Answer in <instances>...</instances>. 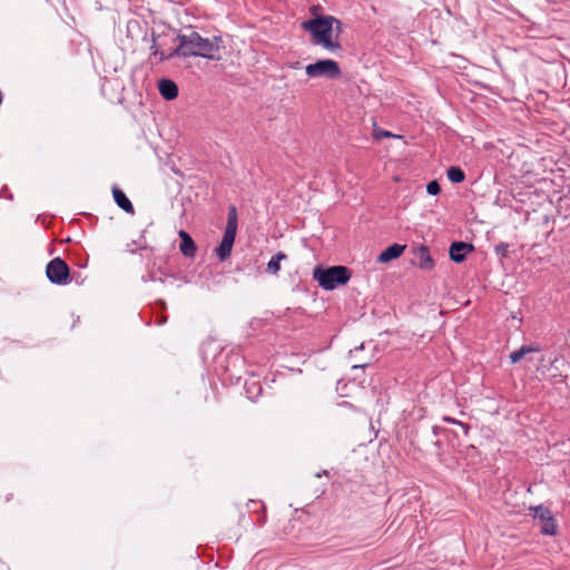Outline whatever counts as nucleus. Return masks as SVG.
Masks as SVG:
<instances>
[{
  "instance_id": "obj_1",
  "label": "nucleus",
  "mask_w": 570,
  "mask_h": 570,
  "mask_svg": "<svg viewBox=\"0 0 570 570\" xmlns=\"http://www.w3.org/2000/svg\"><path fill=\"white\" fill-rule=\"evenodd\" d=\"M334 16H316L301 23V28L312 37V43L321 46L330 52L342 51L340 40L334 39Z\"/></svg>"
},
{
  "instance_id": "obj_2",
  "label": "nucleus",
  "mask_w": 570,
  "mask_h": 570,
  "mask_svg": "<svg viewBox=\"0 0 570 570\" xmlns=\"http://www.w3.org/2000/svg\"><path fill=\"white\" fill-rule=\"evenodd\" d=\"M176 40H181V43L185 45L188 57L220 60L219 50L224 48L220 36L205 38L196 31H190L188 35H178Z\"/></svg>"
},
{
  "instance_id": "obj_3",
  "label": "nucleus",
  "mask_w": 570,
  "mask_h": 570,
  "mask_svg": "<svg viewBox=\"0 0 570 570\" xmlns=\"http://www.w3.org/2000/svg\"><path fill=\"white\" fill-rule=\"evenodd\" d=\"M353 269L344 265L326 266L317 264L312 271V279L326 292L345 286L353 277Z\"/></svg>"
},
{
  "instance_id": "obj_4",
  "label": "nucleus",
  "mask_w": 570,
  "mask_h": 570,
  "mask_svg": "<svg viewBox=\"0 0 570 570\" xmlns=\"http://www.w3.org/2000/svg\"><path fill=\"white\" fill-rule=\"evenodd\" d=\"M358 508V503L351 497L338 501L327 515L326 527L330 530H343L351 525Z\"/></svg>"
},
{
  "instance_id": "obj_5",
  "label": "nucleus",
  "mask_w": 570,
  "mask_h": 570,
  "mask_svg": "<svg viewBox=\"0 0 570 570\" xmlns=\"http://www.w3.org/2000/svg\"><path fill=\"white\" fill-rule=\"evenodd\" d=\"M198 252H175V254L168 256L165 266H159V271L165 274H176L184 272H195L191 266L196 259Z\"/></svg>"
},
{
  "instance_id": "obj_6",
  "label": "nucleus",
  "mask_w": 570,
  "mask_h": 570,
  "mask_svg": "<svg viewBox=\"0 0 570 570\" xmlns=\"http://www.w3.org/2000/svg\"><path fill=\"white\" fill-rule=\"evenodd\" d=\"M305 71L311 78L326 77L328 79H337L342 75L340 65L332 59H321L309 63L306 66Z\"/></svg>"
},
{
  "instance_id": "obj_7",
  "label": "nucleus",
  "mask_w": 570,
  "mask_h": 570,
  "mask_svg": "<svg viewBox=\"0 0 570 570\" xmlns=\"http://www.w3.org/2000/svg\"><path fill=\"white\" fill-rule=\"evenodd\" d=\"M46 274L52 284L66 285L70 283V268L60 257H56L48 263Z\"/></svg>"
},
{
  "instance_id": "obj_8",
  "label": "nucleus",
  "mask_w": 570,
  "mask_h": 570,
  "mask_svg": "<svg viewBox=\"0 0 570 570\" xmlns=\"http://www.w3.org/2000/svg\"><path fill=\"white\" fill-rule=\"evenodd\" d=\"M530 515L534 519H539L542 522L540 532L544 535H554L557 533V521L551 510L543 504L531 507Z\"/></svg>"
},
{
  "instance_id": "obj_9",
  "label": "nucleus",
  "mask_w": 570,
  "mask_h": 570,
  "mask_svg": "<svg viewBox=\"0 0 570 570\" xmlns=\"http://www.w3.org/2000/svg\"><path fill=\"white\" fill-rule=\"evenodd\" d=\"M237 230V209L236 206L228 207L227 224L222 242L214 249H232Z\"/></svg>"
},
{
  "instance_id": "obj_10",
  "label": "nucleus",
  "mask_w": 570,
  "mask_h": 570,
  "mask_svg": "<svg viewBox=\"0 0 570 570\" xmlns=\"http://www.w3.org/2000/svg\"><path fill=\"white\" fill-rule=\"evenodd\" d=\"M158 90L166 100H174L178 96V86L171 79L164 78L158 81Z\"/></svg>"
},
{
  "instance_id": "obj_11",
  "label": "nucleus",
  "mask_w": 570,
  "mask_h": 570,
  "mask_svg": "<svg viewBox=\"0 0 570 570\" xmlns=\"http://www.w3.org/2000/svg\"><path fill=\"white\" fill-rule=\"evenodd\" d=\"M112 196L114 200L117 204L119 208H121L127 214H134L135 208L132 203L129 200V198L126 196V194L118 187H112Z\"/></svg>"
},
{
  "instance_id": "obj_12",
  "label": "nucleus",
  "mask_w": 570,
  "mask_h": 570,
  "mask_svg": "<svg viewBox=\"0 0 570 570\" xmlns=\"http://www.w3.org/2000/svg\"><path fill=\"white\" fill-rule=\"evenodd\" d=\"M540 351H541V347L539 344L522 345L519 350L513 351L509 357H510L511 363L515 364L519 361H521L524 357V355H527L529 353L540 352Z\"/></svg>"
},
{
  "instance_id": "obj_13",
  "label": "nucleus",
  "mask_w": 570,
  "mask_h": 570,
  "mask_svg": "<svg viewBox=\"0 0 570 570\" xmlns=\"http://www.w3.org/2000/svg\"><path fill=\"white\" fill-rule=\"evenodd\" d=\"M175 235H177L180 238L178 249H197L194 239L187 232L179 230L176 233L175 230H171L168 233V238H171Z\"/></svg>"
},
{
  "instance_id": "obj_14",
  "label": "nucleus",
  "mask_w": 570,
  "mask_h": 570,
  "mask_svg": "<svg viewBox=\"0 0 570 570\" xmlns=\"http://www.w3.org/2000/svg\"><path fill=\"white\" fill-rule=\"evenodd\" d=\"M245 392L250 401H256L263 393V386L257 381L245 382Z\"/></svg>"
},
{
  "instance_id": "obj_15",
  "label": "nucleus",
  "mask_w": 570,
  "mask_h": 570,
  "mask_svg": "<svg viewBox=\"0 0 570 570\" xmlns=\"http://www.w3.org/2000/svg\"><path fill=\"white\" fill-rule=\"evenodd\" d=\"M287 256L283 252H277L267 263L266 272L276 275L281 268V261L286 259Z\"/></svg>"
},
{
  "instance_id": "obj_16",
  "label": "nucleus",
  "mask_w": 570,
  "mask_h": 570,
  "mask_svg": "<svg viewBox=\"0 0 570 570\" xmlns=\"http://www.w3.org/2000/svg\"><path fill=\"white\" fill-rule=\"evenodd\" d=\"M448 179L452 183L459 184L465 179L464 171L458 166H451L446 170Z\"/></svg>"
},
{
  "instance_id": "obj_17",
  "label": "nucleus",
  "mask_w": 570,
  "mask_h": 570,
  "mask_svg": "<svg viewBox=\"0 0 570 570\" xmlns=\"http://www.w3.org/2000/svg\"><path fill=\"white\" fill-rule=\"evenodd\" d=\"M420 268L430 271L434 267V261L430 256V252H420Z\"/></svg>"
},
{
  "instance_id": "obj_18",
  "label": "nucleus",
  "mask_w": 570,
  "mask_h": 570,
  "mask_svg": "<svg viewBox=\"0 0 570 570\" xmlns=\"http://www.w3.org/2000/svg\"><path fill=\"white\" fill-rule=\"evenodd\" d=\"M404 252H381L376 257V262L381 264H385L397 259Z\"/></svg>"
},
{
  "instance_id": "obj_19",
  "label": "nucleus",
  "mask_w": 570,
  "mask_h": 570,
  "mask_svg": "<svg viewBox=\"0 0 570 570\" xmlns=\"http://www.w3.org/2000/svg\"><path fill=\"white\" fill-rule=\"evenodd\" d=\"M148 233L149 232L147 229L142 230V233L139 235L138 239L131 240L132 245L137 246L138 249H142V250L153 249L146 239V236Z\"/></svg>"
},
{
  "instance_id": "obj_20",
  "label": "nucleus",
  "mask_w": 570,
  "mask_h": 570,
  "mask_svg": "<svg viewBox=\"0 0 570 570\" xmlns=\"http://www.w3.org/2000/svg\"><path fill=\"white\" fill-rule=\"evenodd\" d=\"M179 42V45L177 46V48H175L174 50H171L169 53H167V60L169 59H173L175 57H184V58H187V51L185 50L186 47L184 43H181V40H177Z\"/></svg>"
},
{
  "instance_id": "obj_21",
  "label": "nucleus",
  "mask_w": 570,
  "mask_h": 570,
  "mask_svg": "<svg viewBox=\"0 0 570 570\" xmlns=\"http://www.w3.org/2000/svg\"><path fill=\"white\" fill-rule=\"evenodd\" d=\"M462 453L466 456V458H471V459H474V458H480V451L476 446L470 444L468 446L464 448V450L462 451Z\"/></svg>"
},
{
  "instance_id": "obj_22",
  "label": "nucleus",
  "mask_w": 570,
  "mask_h": 570,
  "mask_svg": "<svg viewBox=\"0 0 570 570\" xmlns=\"http://www.w3.org/2000/svg\"><path fill=\"white\" fill-rule=\"evenodd\" d=\"M426 191L429 195H432V196L439 195L441 193V187H440V184L438 183V180H431L426 185Z\"/></svg>"
},
{
  "instance_id": "obj_23",
  "label": "nucleus",
  "mask_w": 570,
  "mask_h": 570,
  "mask_svg": "<svg viewBox=\"0 0 570 570\" xmlns=\"http://www.w3.org/2000/svg\"><path fill=\"white\" fill-rule=\"evenodd\" d=\"M450 253V258L451 261H453L454 263H463L465 259H466V255L470 253V252H449Z\"/></svg>"
},
{
  "instance_id": "obj_24",
  "label": "nucleus",
  "mask_w": 570,
  "mask_h": 570,
  "mask_svg": "<svg viewBox=\"0 0 570 570\" xmlns=\"http://www.w3.org/2000/svg\"><path fill=\"white\" fill-rule=\"evenodd\" d=\"M449 249H474V246L466 242H452Z\"/></svg>"
},
{
  "instance_id": "obj_25",
  "label": "nucleus",
  "mask_w": 570,
  "mask_h": 570,
  "mask_svg": "<svg viewBox=\"0 0 570 570\" xmlns=\"http://www.w3.org/2000/svg\"><path fill=\"white\" fill-rule=\"evenodd\" d=\"M373 136L376 140H380L382 138H389V137H397L396 135H393L392 132H390L387 130H383V129H374Z\"/></svg>"
},
{
  "instance_id": "obj_26",
  "label": "nucleus",
  "mask_w": 570,
  "mask_h": 570,
  "mask_svg": "<svg viewBox=\"0 0 570 570\" xmlns=\"http://www.w3.org/2000/svg\"><path fill=\"white\" fill-rule=\"evenodd\" d=\"M333 27H334V39H337L340 38V35L343 32V22L337 19L335 17V21L333 22Z\"/></svg>"
},
{
  "instance_id": "obj_27",
  "label": "nucleus",
  "mask_w": 570,
  "mask_h": 570,
  "mask_svg": "<svg viewBox=\"0 0 570 570\" xmlns=\"http://www.w3.org/2000/svg\"><path fill=\"white\" fill-rule=\"evenodd\" d=\"M151 49H153V55L154 56H159V60L160 61H165L167 60V53L163 50H158L157 47H156V40L154 39L153 41V46H151Z\"/></svg>"
},
{
  "instance_id": "obj_28",
  "label": "nucleus",
  "mask_w": 570,
  "mask_h": 570,
  "mask_svg": "<svg viewBox=\"0 0 570 570\" xmlns=\"http://www.w3.org/2000/svg\"><path fill=\"white\" fill-rule=\"evenodd\" d=\"M219 262H224L230 257L232 252H215Z\"/></svg>"
},
{
  "instance_id": "obj_29",
  "label": "nucleus",
  "mask_w": 570,
  "mask_h": 570,
  "mask_svg": "<svg viewBox=\"0 0 570 570\" xmlns=\"http://www.w3.org/2000/svg\"><path fill=\"white\" fill-rule=\"evenodd\" d=\"M385 249H396V250L406 249V245L393 243V244H390Z\"/></svg>"
},
{
  "instance_id": "obj_30",
  "label": "nucleus",
  "mask_w": 570,
  "mask_h": 570,
  "mask_svg": "<svg viewBox=\"0 0 570 570\" xmlns=\"http://www.w3.org/2000/svg\"><path fill=\"white\" fill-rule=\"evenodd\" d=\"M321 11H322V8H321V6H318V4H317V6H312V7L309 8V12H311L314 17H316V16H321V14H320V12H321Z\"/></svg>"
},
{
  "instance_id": "obj_31",
  "label": "nucleus",
  "mask_w": 570,
  "mask_h": 570,
  "mask_svg": "<svg viewBox=\"0 0 570 570\" xmlns=\"http://www.w3.org/2000/svg\"><path fill=\"white\" fill-rule=\"evenodd\" d=\"M459 426H461L463 429V432H464L465 435L469 434V432L471 430L470 424L460 421Z\"/></svg>"
},
{
  "instance_id": "obj_32",
  "label": "nucleus",
  "mask_w": 570,
  "mask_h": 570,
  "mask_svg": "<svg viewBox=\"0 0 570 570\" xmlns=\"http://www.w3.org/2000/svg\"><path fill=\"white\" fill-rule=\"evenodd\" d=\"M442 421L444 422H448V423H451V424H455V425H459L460 421L459 420H455L451 416H443L442 417Z\"/></svg>"
},
{
  "instance_id": "obj_33",
  "label": "nucleus",
  "mask_w": 570,
  "mask_h": 570,
  "mask_svg": "<svg viewBox=\"0 0 570 570\" xmlns=\"http://www.w3.org/2000/svg\"><path fill=\"white\" fill-rule=\"evenodd\" d=\"M87 264H88V257H87V256L82 257V258L77 263V265H78L79 267H81V268H82V267H86V266H87Z\"/></svg>"
},
{
  "instance_id": "obj_34",
  "label": "nucleus",
  "mask_w": 570,
  "mask_h": 570,
  "mask_svg": "<svg viewBox=\"0 0 570 570\" xmlns=\"http://www.w3.org/2000/svg\"><path fill=\"white\" fill-rule=\"evenodd\" d=\"M440 431H441V428H439L438 425L432 426V434L434 436H438Z\"/></svg>"
},
{
  "instance_id": "obj_35",
  "label": "nucleus",
  "mask_w": 570,
  "mask_h": 570,
  "mask_svg": "<svg viewBox=\"0 0 570 570\" xmlns=\"http://www.w3.org/2000/svg\"><path fill=\"white\" fill-rule=\"evenodd\" d=\"M507 247H508V246H507L505 244L501 243V244L497 245V246L494 247V249H497V250H500V249H507Z\"/></svg>"
},
{
  "instance_id": "obj_36",
  "label": "nucleus",
  "mask_w": 570,
  "mask_h": 570,
  "mask_svg": "<svg viewBox=\"0 0 570 570\" xmlns=\"http://www.w3.org/2000/svg\"><path fill=\"white\" fill-rule=\"evenodd\" d=\"M433 444L438 448V449H441L442 448V443L441 441L436 440L433 442Z\"/></svg>"
},
{
  "instance_id": "obj_37",
  "label": "nucleus",
  "mask_w": 570,
  "mask_h": 570,
  "mask_svg": "<svg viewBox=\"0 0 570 570\" xmlns=\"http://www.w3.org/2000/svg\"><path fill=\"white\" fill-rule=\"evenodd\" d=\"M301 67V63L298 61H296L295 63L292 65V68H295V69H298Z\"/></svg>"
},
{
  "instance_id": "obj_38",
  "label": "nucleus",
  "mask_w": 570,
  "mask_h": 570,
  "mask_svg": "<svg viewBox=\"0 0 570 570\" xmlns=\"http://www.w3.org/2000/svg\"><path fill=\"white\" fill-rule=\"evenodd\" d=\"M413 249H422V250H425V249H429L426 246L424 245H421L419 247H414Z\"/></svg>"
},
{
  "instance_id": "obj_39",
  "label": "nucleus",
  "mask_w": 570,
  "mask_h": 570,
  "mask_svg": "<svg viewBox=\"0 0 570 570\" xmlns=\"http://www.w3.org/2000/svg\"><path fill=\"white\" fill-rule=\"evenodd\" d=\"M501 253H502V257H508V253H509V252L503 250V252H501Z\"/></svg>"
},
{
  "instance_id": "obj_40",
  "label": "nucleus",
  "mask_w": 570,
  "mask_h": 570,
  "mask_svg": "<svg viewBox=\"0 0 570 570\" xmlns=\"http://www.w3.org/2000/svg\"><path fill=\"white\" fill-rule=\"evenodd\" d=\"M412 443H413V444H416V443H419V440H416V439L414 438V439L412 440Z\"/></svg>"
}]
</instances>
